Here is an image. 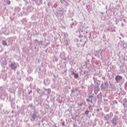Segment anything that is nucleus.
<instances>
[{
	"mask_svg": "<svg viewBox=\"0 0 127 127\" xmlns=\"http://www.w3.org/2000/svg\"><path fill=\"white\" fill-rule=\"evenodd\" d=\"M85 27L83 26H80L79 28H78V31L79 32V33H81V32H84L85 31V30L84 29Z\"/></svg>",
	"mask_w": 127,
	"mask_h": 127,
	"instance_id": "obj_7",
	"label": "nucleus"
},
{
	"mask_svg": "<svg viewBox=\"0 0 127 127\" xmlns=\"http://www.w3.org/2000/svg\"><path fill=\"white\" fill-rule=\"evenodd\" d=\"M104 119L106 121H109V120H110V116L109 115H107L104 117Z\"/></svg>",
	"mask_w": 127,
	"mask_h": 127,
	"instance_id": "obj_13",
	"label": "nucleus"
},
{
	"mask_svg": "<svg viewBox=\"0 0 127 127\" xmlns=\"http://www.w3.org/2000/svg\"><path fill=\"white\" fill-rule=\"evenodd\" d=\"M45 92L47 93L48 95H49L51 93V89L50 88L45 89L44 88Z\"/></svg>",
	"mask_w": 127,
	"mask_h": 127,
	"instance_id": "obj_10",
	"label": "nucleus"
},
{
	"mask_svg": "<svg viewBox=\"0 0 127 127\" xmlns=\"http://www.w3.org/2000/svg\"><path fill=\"white\" fill-rule=\"evenodd\" d=\"M44 83L46 86L49 85L50 84V80L49 79H46L44 80Z\"/></svg>",
	"mask_w": 127,
	"mask_h": 127,
	"instance_id": "obj_9",
	"label": "nucleus"
},
{
	"mask_svg": "<svg viewBox=\"0 0 127 127\" xmlns=\"http://www.w3.org/2000/svg\"><path fill=\"white\" fill-rule=\"evenodd\" d=\"M124 87L125 89H126V90H127V82H125L124 84Z\"/></svg>",
	"mask_w": 127,
	"mask_h": 127,
	"instance_id": "obj_18",
	"label": "nucleus"
},
{
	"mask_svg": "<svg viewBox=\"0 0 127 127\" xmlns=\"http://www.w3.org/2000/svg\"><path fill=\"white\" fill-rule=\"evenodd\" d=\"M80 42H82V40H80Z\"/></svg>",
	"mask_w": 127,
	"mask_h": 127,
	"instance_id": "obj_34",
	"label": "nucleus"
},
{
	"mask_svg": "<svg viewBox=\"0 0 127 127\" xmlns=\"http://www.w3.org/2000/svg\"><path fill=\"white\" fill-rule=\"evenodd\" d=\"M62 126H63V127L65 126V122H63L62 124Z\"/></svg>",
	"mask_w": 127,
	"mask_h": 127,
	"instance_id": "obj_24",
	"label": "nucleus"
},
{
	"mask_svg": "<svg viewBox=\"0 0 127 127\" xmlns=\"http://www.w3.org/2000/svg\"><path fill=\"white\" fill-rule=\"evenodd\" d=\"M88 97H89L90 99H93V96H92V95L88 96Z\"/></svg>",
	"mask_w": 127,
	"mask_h": 127,
	"instance_id": "obj_25",
	"label": "nucleus"
},
{
	"mask_svg": "<svg viewBox=\"0 0 127 127\" xmlns=\"http://www.w3.org/2000/svg\"><path fill=\"white\" fill-rule=\"evenodd\" d=\"M54 77H55V75H54Z\"/></svg>",
	"mask_w": 127,
	"mask_h": 127,
	"instance_id": "obj_37",
	"label": "nucleus"
},
{
	"mask_svg": "<svg viewBox=\"0 0 127 127\" xmlns=\"http://www.w3.org/2000/svg\"><path fill=\"white\" fill-rule=\"evenodd\" d=\"M2 44H3V45H4V46H6V45H7V43H6V42L5 41H2Z\"/></svg>",
	"mask_w": 127,
	"mask_h": 127,
	"instance_id": "obj_15",
	"label": "nucleus"
},
{
	"mask_svg": "<svg viewBox=\"0 0 127 127\" xmlns=\"http://www.w3.org/2000/svg\"><path fill=\"white\" fill-rule=\"evenodd\" d=\"M111 123L114 126H117L120 123V120L118 118V116H115L111 120Z\"/></svg>",
	"mask_w": 127,
	"mask_h": 127,
	"instance_id": "obj_1",
	"label": "nucleus"
},
{
	"mask_svg": "<svg viewBox=\"0 0 127 127\" xmlns=\"http://www.w3.org/2000/svg\"><path fill=\"white\" fill-rule=\"evenodd\" d=\"M95 56L99 58L102 55V51H97L95 52Z\"/></svg>",
	"mask_w": 127,
	"mask_h": 127,
	"instance_id": "obj_5",
	"label": "nucleus"
},
{
	"mask_svg": "<svg viewBox=\"0 0 127 127\" xmlns=\"http://www.w3.org/2000/svg\"><path fill=\"white\" fill-rule=\"evenodd\" d=\"M64 36H65V37L68 36V34H67L66 33H64Z\"/></svg>",
	"mask_w": 127,
	"mask_h": 127,
	"instance_id": "obj_22",
	"label": "nucleus"
},
{
	"mask_svg": "<svg viewBox=\"0 0 127 127\" xmlns=\"http://www.w3.org/2000/svg\"><path fill=\"white\" fill-rule=\"evenodd\" d=\"M115 80L117 82V83H119L120 81H121V80H123V76L121 75H117L115 77Z\"/></svg>",
	"mask_w": 127,
	"mask_h": 127,
	"instance_id": "obj_4",
	"label": "nucleus"
},
{
	"mask_svg": "<svg viewBox=\"0 0 127 127\" xmlns=\"http://www.w3.org/2000/svg\"><path fill=\"white\" fill-rule=\"evenodd\" d=\"M74 15V13H73V12H71V11H69V13H68V16H69V17H73Z\"/></svg>",
	"mask_w": 127,
	"mask_h": 127,
	"instance_id": "obj_12",
	"label": "nucleus"
},
{
	"mask_svg": "<svg viewBox=\"0 0 127 127\" xmlns=\"http://www.w3.org/2000/svg\"><path fill=\"white\" fill-rule=\"evenodd\" d=\"M70 43V40L67 39L65 42V45H68Z\"/></svg>",
	"mask_w": 127,
	"mask_h": 127,
	"instance_id": "obj_16",
	"label": "nucleus"
},
{
	"mask_svg": "<svg viewBox=\"0 0 127 127\" xmlns=\"http://www.w3.org/2000/svg\"><path fill=\"white\" fill-rule=\"evenodd\" d=\"M101 89L102 91H105L106 89H107V86L105 84H102L101 85Z\"/></svg>",
	"mask_w": 127,
	"mask_h": 127,
	"instance_id": "obj_8",
	"label": "nucleus"
},
{
	"mask_svg": "<svg viewBox=\"0 0 127 127\" xmlns=\"http://www.w3.org/2000/svg\"><path fill=\"white\" fill-rule=\"evenodd\" d=\"M54 127H57V126H54Z\"/></svg>",
	"mask_w": 127,
	"mask_h": 127,
	"instance_id": "obj_35",
	"label": "nucleus"
},
{
	"mask_svg": "<svg viewBox=\"0 0 127 127\" xmlns=\"http://www.w3.org/2000/svg\"><path fill=\"white\" fill-rule=\"evenodd\" d=\"M32 91L30 90V91L29 92V94H30V93H32Z\"/></svg>",
	"mask_w": 127,
	"mask_h": 127,
	"instance_id": "obj_29",
	"label": "nucleus"
},
{
	"mask_svg": "<svg viewBox=\"0 0 127 127\" xmlns=\"http://www.w3.org/2000/svg\"><path fill=\"white\" fill-rule=\"evenodd\" d=\"M6 2H7V4H8V5H9L11 3L10 0H7Z\"/></svg>",
	"mask_w": 127,
	"mask_h": 127,
	"instance_id": "obj_20",
	"label": "nucleus"
},
{
	"mask_svg": "<svg viewBox=\"0 0 127 127\" xmlns=\"http://www.w3.org/2000/svg\"><path fill=\"white\" fill-rule=\"evenodd\" d=\"M89 102H90V103H91V104H93V99H91L89 100Z\"/></svg>",
	"mask_w": 127,
	"mask_h": 127,
	"instance_id": "obj_23",
	"label": "nucleus"
},
{
	"mask_svg": "<svg viewBox=\"0 0 127 127\" xmlns=\"http://www.w3.org/2000/svg\"><path fill=\"white\" fill-rule=\"evenodd\" d=\"M79 106H80V107H82V106H83V103L79 104Z\"/></svg>",
	"mask_w": 127,
	"mask_h": 127,
	"instance_id": "obj_26",
	"label": "nucleus"
},
{
	"mask_svg": "<svg viewBox=\"0 0 127 127\" xmlns=\"http://www.w3.org/2000/svg\"><path fill=\"white\" fill-rule=\"evenodd\" d=\"M54 7H55V8H56V7H57V3H55L54 4Z\"/></svg>",
	"mask_w": 127,
	"mask_h": 127,
	"instance_id": "obj_21",
	"label": "nucleus"
},
{
	"mask_svg": "<svg viewBox=\"0 0 127 127\" xmlns=\"http://www.w3.org/2000/svg\"><path fill=\"white\" fill-rule=\"evenodd\" d=\"M76 24H77V22L74 21L73 23L71 24L70 27L72 28V27H73V26H74V25H76Z\"/></svg>",
	"mask_w": 127,
	"mask_h": 127,
	"instance_id": "obj_14",
	"label": "nucleus"
},
{
	"mask_svg": "<svg viewBox=\"0 0 127 127\" xmlns=\"http://www.w3.org/2000/svg\"><path fill=\"white\" fill-rule=\"evenodd\" d=\"M74 78L75 79H78V78H79V75L78 73L74 74Z\"/></svg>",
	"mask_w": 127,
	"mask_h": 127,
	"instance_id": "obj_17",
	"label": "nucleus"
},
{
	"mask_svg": "<svg viewBox=\"0 0 127 127\" xmlns=\"http://www.w3.org/2000/svg\"><path fill=\"white\" fill-rule=\"evenodd\" d=\"M99 91H100V87H99V86H96L94 87V92L95 95H97V94H98Z\"/></svg>",
	"mask_w": 127,
	"mask_h": 127,
	"instance_id": "obj_6",
	"label": "nucleus"
},
{
	"mask_svg": "<svg viewBox=\"0 0 127 127\" xmlns=\"http://www.w3.org/2000/svg\"><path fill=\"white\" fill-rule=\"evenodd\" d=\"M71 92H74V91H73V90H71Z\"/></svg>",
	"mask_w": 127,
	"mask_h": 127,
	"instance_id": "obj_36",
	"label": "nucleus"
},
{
	"mask_svg": "<svg viewBox=\"0 0 127 127\" xmlns=\"http://www.w3.org/2000/svg\"><path fill=\"white\" fill-rule=\"evenodd\" d=\"M102 92H100L99 94H98V95H97L96 96V98H97V99H102Z\"/></svg>",
	"mask_w": 127,
	"mask_h": 127,
	"instance_id": "obj_11",
	"label": "nucleus"
},
{
	"mask_svg": "<svg viewBox=\"0 0 127 127\" xmlns=\"http://www.w3.org/2000/svg\"><path fill=\"white\" fill-rule=\"evenodd\" d=\"M39 91H40V89H37V92H39Z\"/></svg>",
	"mask_w": 127,
	"mask_h": 127,
	"instance_id": "obj_30",
	"label": "nucleus"
},
{
	"mask_svg": "<svg viewBox=\"0 0 127 127\" xmlns=\"http://www.w3.org/2000/svg\"><path fill=\"white\" fill-rule=\"evenodd\" d=\"M71 74H72V75H74V76H75V74H76V73L75 72H72L71 73Z\"/></svg>",
	"mask_w": 127,
	"mask_h": 127,
	"instance_id": "obj_28",
	"label": "nucleus"
},
{
	"mask_svg": "<svg viewBox=\"0 0 127 127\" xmlns=\"http://www.w3.org/2000/svg\"><path fill=\"white\" fill-rule=\"evenodd\" d=\"M123 106H124V107H126V106H125V103H124V104H123Z\"/></svg>",
	"mask_w": 127,
	"mask_h": 127,
	"instance_id": "obj_33",
	"label": "nucleus"
},
{
	"mask_svg": "<svg viewBox=\"0 0 127 127\" xmlns=\"http://www.w3.org/2000/svg\"><path fill=\"white\" fill-rule=\"evenodd\" d=\"M75 90L76 91H78V89H75Z\"/></svg>",
	"mask_w": 127,
	"mask_h": 127,
	"instance_id": "obj_32",
	"label": "nucleus"
},
{
	"mask_svg": "<svg viewBox=\"0 0 127 127\" xmlns=\"http://www.w3.org/2000/svg\"><path fill=\"white\" fill-rule=\"evenodd\" d=\"M37 118L36 111H34V112L32 114L31 116V122H34L35 119Z\"/></svg>",
	"mask_w": 127,
	"mask_h": 127,
	"instance_id": "obj_2",
	"label": "nucleus"
},
{
	"mask_svg": "<svg viewBox=\"0 0 127 127\" xmlns=\"http://www.w3.org/2000/svg\"><path fill=\"white\" fill-rule=\"evenodd\" d=\"M89 110H86L84 112L85 115H89Z\"/></svg>",
	"mask_w": 127,
	"mask_h": 127,
	"instance_id": "obj_19",
	"label": "nucleus"
},
{
	"mask_svg": "<svg viewBox=\"0 0 127 127\" xmlns=\"http://www.w3.org/2000/svg\"><path fill=\"white\" fill-rule=\"evenodd\" d=\"M87 102H90V99L89 98L86 99Z\"/></svg>",
	"mask_w": 127,
	"mask_h": 127,
	"instance_id": "obj_27",
	"label": "nucleus"
},
{
	"mask_svg": "<svg viewBox=\"0 0 127 127\" xmlns=\"http://www.w3.org/2000/svg\"><path fill=\"white\" fill-rule=\"evenodd\" d=\"M10 67L11 69L14 70V71L16 70V64H15V63H12L10 65Z\"/></svg>",
	"mask_w": 127,
	"mask_h": 127,
	"instance_id": "obj_3",
	"label": "nucleus"
},
{
	"mask_svg": "<svg viewBox=\"0 0 127 127\" xmlns=\"http://www.w3.org/2000/svg\"><path fill=\"white\" fill-rule=\"evenodd\" d=\"M97 112H100V109H97Z\"/></svg>",
	"mask_w": 127,
	"mask_h": 127,
	"instance_id": "obj_31",
	"label": "nucleus"
}]
</instances>
